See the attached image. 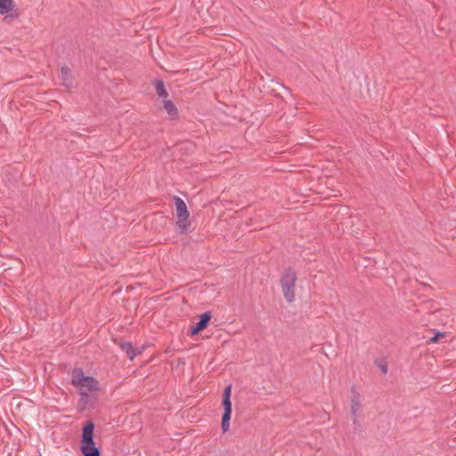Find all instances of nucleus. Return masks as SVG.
<instances>
[{
	"label": "nucleus",
	"instance_id": "1",
	"mask_svg": "<svg viewBox=\"0 0 456 456\" xmlns=\"http://www.w3.org/2000/svg\"><path fill=\"white\" fill-rule=\"evenodd\" d=\"M71 384L78 389L81 396L80 400L84 403H86L89 393L99 389L98 381L93 377L85 376L83 370L80 368L72 370Z\"/></svg>",
	"mask_w": 456,
	"mask_h": 456
},
{
	"label": "nucleus",
	"instance_id": "2",
	"mask_svg": "<svg viewBox=\"0 0 456 456\" xmlns=\"http://www.w3.org/2000/svg\"><path fill=\"white\" fill-rule=\"evenodd\" d=\"M94 424L92 421H87L83 427L80 447L83 456H101V452L94 441Z\"/></svg>",
	"mask_w": 456,
	"mask_h": 456
},
{
	"label": "nucleus",
	"instance_id": "3",
	"mask_svg": "<svg viewBox=\"0 0 456 456\" xmlns=\"http://www.w3.org/2000/svg\"><path fill=\"white\" fill-rule=\"evenodd\" d=\"M297 273L292 268H287L281 277V286L283 296L287 302L291 303L295 300V287L297 281Z\"/></svg>",
	"mask_w": 456,
	"mask_h": 456
},
{
	"label": "nucleus",
	"instance_id": "4",
	"mask_svg": "<svg viewBox=\"0 0 456 456\" xmlns=\"http://www.w3.org/2000/svg\"><path fill=\"white\" fill-rule=\"evenodd\" d=\"M232 385L225 387L223 393L222 404L224 407V414L222 417L221 428L223 433H226L230 428V419L232 415L231 402Z\"/></svg>",
	"mask_w": 456,
	"mask_h": 456
},
{
	"label": "nucleus",
	"instance_id": "5",
	"mask_svg": "<svg viewBox=\"0 0 456 456\" xmlns=\"http://www.w3.org/2000/svg\"><path fill=\"white\" fill-rule=\"evenodd\" d=\"M350 391H351V398H350L351 405H350V410H351V414H352V417H353V423H354V425H357L358 424L359 412H360L361 408H362L361 395L358 392L356 387H354V386H353L351 387Z\"/></svg>",
	"mask_w": 456,
	"mask_h": 456
},
{
	"label": "nucleus",
	"instance_id": "6",
	"mask_svg": "<svg viewBox=\"0 0 456 456\" xmlns=\"http://www.w3.org/2000/svg\"><path fill=\"white\" fill-rule=\"evenodd\" d=\"M212 314L208 311L200 315V321L191 328L190 334L191 336H195L200 333L201 330L207 328L209 321L211 320Z\"/></svg>",
	"mask_w": 456,
	"mask_h": 456
},
{
	"label": "nucleus",
	"instance_id": "7",
	"mask_svg": "<svg viewBox=\"0 0 456 456\" xmlns=\"http://www.w3.org/2000/svg\"><path fill=\"white\" fill-rule=\"evenodd\" d=\"M61 78L62 80V86L69 91L73 87V77L71 74V69L63 66L61 69Z\"/></svg>",
	"mask_w": 456,
	"mask_h": 456
},
{
	"label": "nucleus",
	"instance_id": "8",
	"mask_svg": "<svg viewBox=\"0 0 456 456\" xmlns=\"http://www.w3.org/2000/svg\"><path fill=\"white\" fill-rule=\"evenodd\" d=\"M119 347L125 352L130 360H133L136 355L142 354V350L134 348L130 342L120 341Z\"/></svg>",
	"mask_w": 456,
	"mask_h": 456
},
{
	"label": "nucleus",
	"instance_id": "9",
	"mask_svg": "<svg viewBox=\"0 0 456 456\" xmlns=\"http://www.w3.org/2000/svg\"><path fill=\"white\" fill-rule=\"evenodd\" d=\"M177 217H189V211L185 202L178 196L174 197Z\"/></svg>",
	"mask_w": 456,
	"mask_h": 456
},
{
	"label": "nucleus",
	"instance_id": "10",
	"mask_svg": "<svg viewBox=\"0 0 456 456\" xmlns=\"http://www.w3.org/2000/svg\"><path fill=\"white\" fill-rule=\"evenodd\" d=\"M163 109L167 111L171 119L174 120L178 118V110L170 100H163Z\"/></svg>",
	"mask_w": 456,
	"mask_h": 456
},
{
	"label": "nucleus",
	"instance_id": "11",
	"mask_svg": "<svg viewBox=\"0 0 456 456\" xmlns=\"http://www.w3.org/2000/svg\"><path fill=\"white\" fill-rule=\"evenodd\" d=\"M154 86L157 94L162 98L163 100L167 99L168 96L167 91L166 90L165 84L162 80L157 79L154 81Z\"/></svg>",
	"mask_w": 456,
	"mask_h": 456
},
{
	"label": "nucleus",
	"instance_id": "12",
	"mask_svg": "<svg viewBox=\"0 0 456 456\" xmlns=\"http://www.w3.org/2000/svg\"><path fill=\"white\" fill-rule=\"evenodd\" d=\"M14 5L12 0H0V14H6Z\"/></svg>",
	"mask_w": 456,
	"mask_h": 456
},
{
	"label": "nucleus",
	"instance_id": "13",
	"mask_svg": "<svg viewBox=\"0 0 456 456\" xmlns=\"http://www.w3.org/2000/svg\"><path fill=\"white\" fill-rule=\"evenodd\" d=\"M176 225L179 228L180 232L183 233L186 232L190 226V222L188 221V217H177Z\"/></svg>",
	"mask_w": 456,
	"mask_h": 456
},
{
	"label": "nucleus",
	"instance_id": "14",
	"mask_svg": "<svg viewBox=\"0 0 456 456\" xmlns=\"http://www.w3.org/2000/svg\"><path fill=\"white\" fill-rule=\"evenodd\" d=\"M379 368L380 369V370L382 371V373L384 374H387V371H388V367H387V364L386 362H377Z\"/></svg>",
	"mask_w": 456,
	"mask_h": 456
},
{
	"label": "nucleus",
	"instance_id": "15",
	"mask_svg": "<svg viewBox=\"0 0 456 456\" xmlns=\"http://www.w3.org/2000/svg\"><path fill=\"white\" fill-rule=\"evenodd\" d=\"M444 333L438 332L433 338H430V342H436V341H438L439 338H444Z\"/></svg>",
	"mask_w": 456,
	"mask_h": 456
}]
</instances>
